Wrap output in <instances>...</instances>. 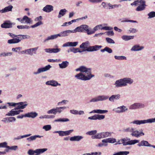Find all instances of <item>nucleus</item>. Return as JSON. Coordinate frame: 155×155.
<instances>
[{
	"label": "nucleus",
	"instance_id": "39448f33",
	"mask_svg": "<svg viewBox=\"0 0 155 155\" xmlns=\"http://www.w3.org/2000/svg\"><path fill=\"white\" fill-rule=\"evenodd\" d=\"M155 122V118H150L147 120H135L130 123V124H133L137 125H140L146 123H151Z\"/></svg>",
	"mask_w": 155,
	"mask_h": 155
},
{
	"label": "nucleus",
	"instance_id": "72a5a7b5",
	"mask_svg": "<svg viewBox=\"0 0 155 155\" xmlns=\"http://www.w3.org/2000/svg\"><path fill=\"white\" fill-rule=\"evenodd\" d=\"M123 79L124 83L125 84V86L127 85V83L130 84L133 82V80L131 79L130 78H124Z\"/></svg>",
	"mask_w": 155,
	"mask_h": 155
},
{
	"label": "nucleus",
	"instance_id": "7ed1b4c3",
	"mask_svg": "<svg viewBox=\"0 0 155 155\" xmlns=\"http://www.w3.org/2000/svg\"><path fill=\"white\" fill-rule=\"evenodd\" d=\"M78 32H86L88 35L94 34L95 31H90L88 28V26L87 25H82L80 27H77L75 31Z\"/></svg>",
	"mask_w": 155,
	"mask_h": 155
},
{
	"label": "nucleus",
	"instance_id": "473e14b6",
	"mask_svg": "<svg viewBox=\"0 0 155 155\" xmlns=\"http://www.w3.org/2000/svg\"><path fill=\"white\" fill-rule=\"evenodd\" d=\"M143 48V47H140L139 45H135L132 48L131 50L134 51H138L141 50Z\"/></svg>",
	"mask_w": 155,
	"mask_h": 155
},
{
	"label": "nucleus",
	"instance_id": "bb28decb",
	"mask_svg": "<svg viewBox=\"0 0 155 155\" xmlns=\"http://www.w3.org/2000/svg\"><path fill=\"white\" fill-rule=\"evenodd\" d=\"M70 112L74 114L83 115L84 114V112L83 110H71Z\"/></svg>",
	"mask_w": 155,
	"mask_h": 155
},
{
	"label": "nucleus",
	"instance_id": "6ab92c4d",
	"mask_svg": "<svg viewBox=\"0 0 155 155\" xmlns=\"http://www.w3.org/2000/svg\"><path fill=\"white\" fill-rule=\"evenodd\" d=\"M83 138V137L81 136H74L71 137L70 139V140L71 141H78L81 140Z\"/></svg>",
	"mask_w": 155,
	"mask_h": 155
},
{
	"label": "nucleus",
	"instance_id": "c85d7f7f",
	"mask_svg": "<svg viewBox=\"0 0 155 155\" xmlns=\"http://www.w3.org/2000/svg\"><path fill=\"white\" fill-rule=\"evenodd\" d=\"M149 145H150V144L147 141L144 140L141 141L140 143L137 144V145L139 147L141 146L149 147Z\"/></svg>",
	"mask_w": 155,
	"mask_h": 155
},
{
	"label": "nucleus",
	"instance_id": "412c9836",
	"mask_svg": "<svg viewBox=\"0 0 155 155\" xmlns=\"http://www.w3.org/2000/svg\"><path fill=\"white\" fill-rule=\"evenodd\" d=\"M12 23L9 22L5 21L1 25V27L4 28H9L12 27Z\"/></svg>",
	"mask_w": 155,
	"mask_h": 155
},
{
	"label": "nucleus",
	"instance_id": "5701e85b",
	"mask_svg": "<svg viewBox=\"0 0 155 155\" xmlns=\"http://www.w3.org/2000/svg\"><path fill=\"white\" fill-rule=\"evenodd\" d=\"M43 10L45 12H49L53 10V7L52 5H47L43 8Z\"/></svg>",
	"mask_w": 155,
	"mask_h": 155
},
{
	"label": "nucleus",
	"instance_id": "a19ab883",
	"mask_svg": "<svg viewBox=\"0 0 155 155\" xmlns=\"http://www.w3.org/2000/svg\"><path fill=\"white\" fill-rule=\"evenodd\" d=\"M134 129L132 127H129L124 129V132L132 133Z\"/></svg>",
	"mask_w": 155,
	"mask_h": 155
},
{
	"label": "nucleus",
	"instance_id": "393cba45",
	"mask_svg": "<svg viewBox=\"0 0 155 155\" xmlns=\"http://www.w3.org/2000/svg\"><path fill=\"white\" fill-rule=\"evenodd\" d=\"M21 41V40L19 38H13V39L8 40V43L10 44H15L18 43Z\"/></svg>",
	"mask_w": 155,
	"mask_h": 155
},
{
	"label": "nucleus",
	"instance_id": "680f3d73",
	"mask_svg": "<svg viewBox=\"0 0 155 155\" xmlns=\"http://www.w3.org/2000/svg\"><path fill=\"white\" fill-rule=\"evenodd\" d=\"M98 114H104L107 113L108 112L107 110H101L98 109Z\"/></svg>",
	"mask_w": 155,
	"mask_h": 155
},
{
	"label": "nucleus",
	"instance_id": "f257e3e1",
	"mask_svg": "<svg viewBox=\"0 0 155 155\" xmlns=\"http://www.w3.org/2000/svg\"><path fill=\"white\" fill-rule=\"evenodd\" d=\"M76 71H80L81 72L75 76V77L78 79L86 81L90 80L94 76V75L91 74V68H87L84 66H81L79 68L76 69Z\"/></svg>",
	"mask_w": 155,
	"mask_h": 155
},
{
	"label": "nucleus",
	"instance_id": "052dcab7",
	"mask_svg": "<svg viewBox=\"0 0 155 155\" xmlns=\"http://www.w3.org/2000/svg\"><path fill=\"white\" fill-rule=\"evenodd\" d=\"M108 144L107 143H99L98 145V146L99 147H103L104 146H107Z\"/></svg>",
	"mask_w": 155,
	"mask_h": 155
},
{
	"label": "nucleus",
	"instance_id": "69168bd1",
	"mask_svg": "<svg viewBox=\"0 0 155 155\" xmlns=\"http://www.w3.org/2000/svg\"><path fill=\"white\" fill-rule=\"evenodd\" d=\"M9 118L5 117L2 120V121L5 123L9 122Z\"/></svg>",
	"mask_w": 155,
	"mask_h": 155
},
{
	"label": "nucleus",
	"instance_id": "e433bc0d",
	"mask_svg": "<svg viewBox=\"0 0 155 155\" xmlns=\"http://www.w3.org/2000/svg\"><path fill=\"white\" fill-rule=\"evenodd\" d=\"M23 20L24 21H24H25V22L27 23H30L32 21L31 18L26 15L23 17Z\"/></svg>",
	"mask_w": 155,
	"mask_h": 155
},
{
	"label": "nucleus",
	"instance_id": "2f4dec72",
	"mask_svg": "<svg viewBox=\"0 0 155 155\" xmlns=\"http://www.w3.org/2000/svg\"><path fill=\"white\" fill-rule=\"evenodd\" d=\"M48 150L47 148H42L37 149L38 153H35V154L33 155H39L40 154L42 153L47 151Z\"/></svg>",
	"mask_w": 155,
	"mask_h": 155
},
{
	"label": "nucleus",
	"instance_id": "2eb2a0df",
	"mask_svg": "<svg viewBox=\"0 0 155 155\" xmlns=\"http://www.w3.org/2000/svg\"><path fill=\"white\" fill-rule=\"evenodd\" d=\"M51 67L50 65H48L45 67L39 68L38 71L36 72H34V74H37L42 72L46 71L49 70Z\"/></svg>",
	"mask_w": 155,
	"mask_h": 155
},
{
	"label": "nucleus",
	"instance_id": "dca6fc26",
	"mask_svg": "<svg viewBox=\"0 0 155 155\" xmlns=\"http://www.w3.org/2000/svg\"><path fill=\"white\" fill-rule=\"evenodd\" d=\"M127 110V107H117L113 109V110L117 113H120L125 112Z\"/></svg>",
	"mask_w": 155,
	"mask_h": 155
},
{
	"label": "nucleus",
	"instance_id": "1a4fd4ad",
	"mask_svg": "<svg viewBox=\"0 0 155 155\" xmlns=\"http://www.w3.org/2000/svg\"><path fill=\"white\" fill-rule=\"evenodd\" d=\"M74 131L73 130H68L63 131H54L53 133H58L59 136H67L70 134L71 133Z\"/></svg>",
	"mask_w": 155,
	"mask_h": 155
},
{
	"label": "nucleus",
	"instance_id": "7c9ffc66",
	"mask_svg": "<svg viewBox=\"0 0 155 155\" xmlns=\"http://www.w3.org/2000/svg\"><path fill=\"white\" fill-rule=\"evenodd\" d=\"M12 8L13 6L12 5H9L8 6L5 7L4 9H2L1 11L2 13H4L11 11Z\"/></svg>",
	"mask_w": 155,
	"mask_h": 155
},
{
	"label": "nucleus",
	"instance_id": "423d86ee",
	"mask_svg": "<svg viewBox=\"0 0 155 155\" xmlns=\"http://www.w3.org/2000/svg\"><path fill=\"white\" fill-rule=\"evenodd\" d=\"M25 107H17L16 108L12 110L7 114H6V116H14L15 115L19 114L21 112H23L22 110H20L21 109H23Z\"/></svg>",
	"mask_w": 155,
	"mask_h": 155
},
{
	"label": "nucleus",
	"instance_id": "4468645a",
	"mask_svg": "<svg viewBox=\"0 0 155 155\" xmlns=\"http://www.w3.org/2000/svg\"><path fill=\"white\" fill-rule=\"evenodd\" d=\"M139 142V140H131L127 142H123L122 143L124 146L132 145L134 144Z\"/></svg>",
	"mask_w": 155,
	"mask_h": 155
},
{
	"label": "nucleus",
	"instance_id": "ddd939ff",
	"mask_svg": "<svg viewBox=\"0 0 155 155\" xmlns=\"http://www.w3.org/2000/svg\"><path fill=\"white\" fill-rule=\"evenodd\" d=\"M131 135L132 137H138L140 136L144 135V134L142 132H139L137 130H133L132 133L131 134Z\"/></svg>",
	"mask_w": 155,
	"mask_h": 155
},
{
	"label": "nucleus",
	"instance_id": "c9c22d12",
	"mask_svg": "<svg viewBox=\"0 0 155 155\" xmlns=\"http://www.w3.org/2000/svg\"><path fill=\"white\" fill-rule=\"evenodd\" d=\"M58 36H59V35H58V34L57 35H51L48 37L47 38L44 40V41H48L51 39H55L57 38Z\"/></svg>",
	"mask_w": 155,
	"mask_h": 155
},
{
	"label": "nucleus",
	"instance_id": "8fccbe9b",
	"mask_svg": "<svg viewBox=\"0 0 155 155\" xmlns=\"http://www.w3.org/2000/svg\"><path fill=\"white\" fill-rule=\"evenodd\" d=\"M97 119L101 120L104 118L105 116L103 115L96 114Z\"/></svg>",
	"mask_w": 155,
	"mask_h": 155
},
{
	"label": "nucleus",
	"instance_id": "9b49d317",
	"mask_svg": "<svg viewBox=\"0 0 155 155\" xmlns=\"http://www.w3.org/2000/svg\"><path fill=\"white\" fill-rule=\"evenodd\" d=\"M108 97L104 96H99L97 97L93 98L90 101V102H94L100 101L105 100L107 99Z\"/></svg>",
	"mask_w": 155,
	"mask_h": 155
},
{
	"label": "nucleus",
	"instance_id": "f03ea898",
	"mask_svg": "<svg viewBox=\"0 0 155 155\" xmlns=\"http://www.w3.org/2000/svg\"><path fill=\"white\" fill-rule=\"evenodd\" d=\"M89 45L88 41H87L83 43L80 46L81 48H83L84 49L83 51H97L101 48L102 46L101 45H95L93 46H89L88 47Z\"/></svg>",
	"mask_w": 155,
	"mask_h": 155
},
{
	"label": "nucleus",
	"instance_id": "a211bd4d",
	"mask_svg": "<svg viewBox=\"0 0 155 155\" xmlns=\"http://www.w3.org/2000/svg\"><path fill=\"white\" fill-rule=\"evenodd\" d=\"M116 139L115 138L110 137L108 138H106L102 140V143H114L116 142Z\"/></svg>",
	"mask_w": 155,
	"mask_h": 155
},
{
	"label": "nucleus",
	"instance_id": "de8ad7c7",
	"mask_svg": "<svg viewBox=\"0 0 155 155\" xmlns=\"http://www.w3.org/2000/svg\"><path fill=\"white\" fill-rule=\"evenodd\" d=\"M97 131L96 130H93L90 131H88L86 133L87 135H94L96 134Z\"/></svg>",
	"mask_w": 155,
	"mask_h": 155
},
{
	"label": "nucleus",
	"instance_id": "0eeeda50",
	"mask_svg": "<svg viewBox=\"0 0 155 155\" xmlns=\"http://www.w3.org/2000/svg\"><path fill=\"white\" fill-rule=\"evenodd\" d=\"M65 109V107H56V108H53L48 110L47 113L49 114H53L55 115L57 113H61Z\"/></svg>",
	"mask_w": 155,
	"mask_h": 155
},
{
	"label": "nucleus",
	"instance_id": "ea45409f",
	"mask_svg": "<svg viewBox=\"0 0 155 155\" xmlns=\"http://www.w3.org/2000/svg\"><path fill=\"white\" fill-rule=\"evenodd\" d=\"M37 150V149L35 150H33L32 149H30L28 150L27 153L29 155H33L35 153H38V151Z\"/></svg>",
	"mask_w": 155,
	"mask_h": 155
},
{
	"label": "nucleus",
	"instance_id": "09e8293b",
	"mask_svg": "<svg viewBox=\"0 0 155 155\" xmlns=\"http://www.w3.org/2000/svg\"><path fill=\"white\" fill-rule=\"evenodd\" d=\"M148 15L149 16V18L154 17H155V12H151L148 14Z\"/></svg>",
	"mask_w": 155,
	"mask_h": 155
},
{
	"label": "nucleus",
	"instance_id": "58836bf2",
	"mask_svg": "<svg viewBox=\"0 0 155 155\" xmlns=\"http://www.w3.org/2000/svg\"><path fill=\"white\" fill-rule=\"evenodd\" d=\"M134 36L123 35L122 37V38L124 40L127 41L134 38Z\"/></svg>",
	"mask_w": 155,
	"mask_h": 155
},
{
	"label": "nucleus",
	"instance_id": "a18cd8bd",
	"mask_svg": "<svg viewBox=\"0 0 155 155\" xmlns=\"http://www.w3.org/2000/svg\"><path fill=\"white\" fill-rule=\"evenodd\" d=\"M70 51L71 52H72L74 53H76L77 52H81V51L79 48H73L70 49Z\"/></svg>",
	"mask_w": 155,
	"mask_h": 155
},
{
	"label": "nucleus",
	"instance_id": "a878e982",
	"mask_svg": "<svg viewBox=\"0 0 155 155\" xmlns=\"http://www.w3.org/2000/svg\"><path fill=\"white\" fill-rule=\"evenodd\" d=\"M46 84L47 85H51L53 86H56L58 85H60L56 81H48L46 82Z\"/></svg>",
	"mask_w": 155,
	"mask_h": 155
},
{
	"label": "nucleus",
	"instance_id": "603ef678",
	"mask_svg": "<svg viewBox=\"0 0 155 155\" xmlns=\"http://www.w3.org/2000/svg\"><path fill=\"white\" fill-rule=\"evenodd\" d=\"M108 5L109 9H112L116 7H118L119 6H121L120 5H112L110 4H109Z\"/></svg>",
	"mask_w": 155,
	"mask_h": 155
},
{
	"label": "nucleus",
	"instance_id": "4d7b16f0",
	"mask_svg": "<svg viewBox=\"0 0 155 155\" xmlns=\"http://www.w3.org/2000/svg\"><path fill=\"white\" fill-rule=\"evenodd\" d=\"M143 105L140 103H134L131 105L130 107H143Z\"/></svg>",
	"mask_w": 155,
	"mask_h": 155
},
{
	"label": "nucleus",
	"instance_id": "774afa93",
	"mask_svg": "<svg viewBox=\"0 0 155 155\" xmlns=\"http://www.w3.org/2000/svg\"><path fill=\"white\" fill-rule=\"evenodd\" d=\"M7 142H5L0 143V147H5L7 145Z\"/></svg>",
	"mask_w": 155,
	"mask_h": 155
},
{
	"label": "nucleus",
	"instance_id": "338daca9",
	"mask_svg": "<svg viewBox=\"0 0 155 155\" xmlns=\"http://www.w3.org/2000/svg\"><path fill=\"white\" fill-rule=\"evenodd\" d=\"M120 155H127L129 153V151H120Z\"/></svg>",
	"mask_w": 155,
	"mask_h": 155
},
{
	"label": "nucleus",
	"instance_id": "49530a36",
	"mask_svg": "<svg viewBox=\"0 0 155 155\" xmlns=\"http://www.w3.org/2000/svg\"><path fill=\"white\" fill-rule=\"evenodd\" d=\"M17 28L19 29H28L30 27L28 25H18Z\"/></svg>",
	"mask_w": 155,
	"mask_h": 155
},
{
	"label": "nucleus",
	"instance_id": "4c0bfd02",
	"mask_svg": "<svg viewBox=\"0 0 155 155\" xmlns=\"http://www.w3.org/2000/svg\"><path fill=\"white\" fill-rule=\"evenodd\" d=\"M101 51L102 52L106 51L107 52L110 53L112 52V50L110 48L107 47H106L104 49H101Z\"/></svg>",
	"mask_w": 155,
	"mask_h": 155
},
{
	"label": "nucleus",
	"instance_id": "b1692460",
	"mask_svg": "<svg viewBox=\"0 0 155 155\" xmlns=\"http://www.w3.org/2000/svg\"><path fill=\"white\" fill-rule=\"evenodd\" d=\"M78 44V42H69L64 43L63 45V47L71 46L75 47Z\"/></svg>",
	"mask_w": 155,
	"mask_h": 155
},
{
	"label": "nucleus",
	"instance_id": "6e6d98bb",
	"mask_svg": "<svg viewBox=\"0 0 155 155\" xmlns=\"http://www.w3.org/2000/svg\"><path fill=\"white\" fill-rule=\"evenodd\" d=\"M51 50H52V53H57L60 51V49L58 48H51Z\"/></svg>",
	"mask_w": 155,
	"mask_h": 155
},
{
	"label": "nucleus",
	"instance_id": "3c124183",
	"mask_svg": "<svg viewBox=\"0 0 155 155\" xmlns=\"http://www.w3.org/2000/svg\"><path fill=\"white\" fill-rule=\"evenodd\" d=\"M114 58L118 60H124L126 59V57L125 56H115Z\"/></svg>",
	"mask_w": 155,
	"mask_h": 155
},
{
	"label": "nucleus",
	"instance_id": "4be33fe9",
	"mask_svg": "<svg viewBox=\"0 0 155 155\" xmlns=\"http://www.w3.org/2000/svg\"><path fill=\"white\" fill-rule=\"evenodd\" d=\"M125 84L124 83L123 79H120L117 80L115 82L116 87H117L125 86Z\"/></svg>",
	"mask_w": 155,
	"mask_h": 155
},
{
	"label": "nucleus",
	"instance_id": "aec40b11",
	"mask_svg": "<svg viewBox=\"0 0 155 155\" xmlns=\"http://www.w3.org/2000/svg\"><path fill=\"white\" fill-rule=\"evenodd\" d=\"M43 136H40L39 135H35L31 136L29 137H28L26 139V140L28 142H30L32 141H34L36 140L37 138H41Z\"/></svg>",
	"mask_w": 155,
	"mask_h": 155
},
{
	"label": "nucleus",
	"instance_id": "79ce46f5",
	"mask_svg": "<svg viewBox=\"0 0 155 155\" xmlns=\"http://www.w3.org/2000/svg\"><path fill=\"white\" fill-rule=\"evenodd\" d=\"M51 128V126L50 125H47L43 126L42 128L44 129L45 131H47L50 130Z\"/></svg>",
	"mask_w": 155,
	"mask_h": 155
},
{
	"label": "nucleus",
	"instance_id": "13d9d810",
	"mask_svg": "<svg viewBox=\"0 0 155 155\" xmlns=\"http://www.w3.org/2000/svg\"><path fill=\"white\" fill-rule=\"evenodd\" d=\"M102 25H97L95 26L94 28V29L95 31H97L98 30V29H101L102 27Z\"/></svg>",
	"mask_w": 155,
	"mask_h": 155
},
{
	"label": "nucleus",
	"instance_id": "e2e57ef3",
	"mask_svg": "<svg viewBox=\"0 0 155 155\" xmlns=\"http://www.w3.org/2000/svg\"><path fill=\"white\" fill-rule=\"evenodd\" d=\"M88 119L90 120H97L96 114H95L92 116L89 117Z\"/></svg>",
	"mask_w": 155,
	"mask_h": 155
},
{
	"label": "nucleus",
	"instance_id": "864d4df0",
	"mask_svg": "<svg viewBox=\"0 0 155 155\" xmlns=\"http://www.w3.org/2000/svg\"><path fill=\"white\" fill-rule=\"evenodd\" d=\"M106 39L107 42L109 43L114 44L115 43L114 41L112 39L109 38H107Z\"/></svg>",
	"mask_w": 155,
	"mask_h": 155
},
{
	"label": "nucleus",
	"instance_id": "c756f323",
	"mask_svg": "<svg viewBox=\"0 0 155 155\" xmlns=\"http://www.w3.org/2000/svg\"><path fill=\"white\" fill-rule=\"evenodd\" d=\"M69 62L67 61H64L59 64V66L61 68H66L69 64Z\"/></svg>",
	"mask_w": 155,
	"mask_h": 155
},
{
	"label": "nucleus",
	"instance_id": "bf43d9fd",
	"mask_svg": "<svg viewBox=\"0 0 155 155\" xmlns=\"http://www.w3.org/2000/svg\"><path fill=\"white\" fill-rule=\"evenodd\" d=\"M8 147L10 149V150H15L18 148L17 146H13L11 147Z\"/></svg>",
	"mask_w": 155,
	"mask_h": 155
},
{
	"label": "nucleus",
	"instance_id": "0e129e2a",
	"mask_svg": "<svg viewBox=\"0 0 155 155\" xmlns=\"http://www.w3.org/2000/svg\"><path fill=\"white\" fill-rule=\"evenodd\" d=\"M113 28H110L109 27L107 26H105L104 27H102L101 28V30H110L111 29H112Z\"/></svg>",
	"mask_w": 155,
	"mask_h": 155
},
{
	"label": "nucleus",
	"instance_id": "f704fd0d",
	"mask_svg": "<svg viewBox=\"0 0 155 155\" xmlns=\"http://www.w3.org/2000/svg\"><path fill=\"white\" fill-rule=\"evenodd\" d=\"M67 10L65 9L61 10L59 12L58 17L60 18L62 16H64L66 13Z\"/></svg>",
	"mask_w": 155,
	"mask_h": 155
},
{
	"label": "nucleus",
	"instance_id": "20e7f679",
	"mask_svg": "<svg viewBox=\"0 0 155 155\" xmlns=\"http://www.w3.org/2000/svg\"><path fill=\"white\" fill-rule=\"evenodd\" d=\"M112 133L110 132H105L98 133L94 136H92L93 139H100L104 138L111 136Z\"/></svg>",
	"mask_w": 155,
	"mask_h": 155
},
{
	"label": "nucleus",
	"instance_id": "c03bdc74",
	"mask_svg": "<svg viewBox=\"0 0 155 155\" xmlns=\"http://www.w3.org/2000/svg\"><path fill=\"white\" fill-rule=\"evenodd\" d=\"M43 24V22L41 21H39L35 25H31V27L33 28L36 27L38 26L41 25Z\"/></svg>",
	"mask_w": 155,
	"mask_h": 155
},
{
	"label": "nucleus",
	"instance_id": "cd10ccee",
	"mask_svg": "<svg viewBox=\"0 0 155 155\" xmlns=\"http://www.w3.org/2000/svg\"><path fill=\"white\" fill-rule=\"evenodd\" d=\"M120 97V95L119 94L117 95H113L109 98V100L111 101H114L115 100H118Z\"/></svg>",
	"mask_w": 155,
	"mask_h": 155
},
{
	"label": "nucleus",
	"instance_id": "f3484780",
	"mask_svg": "<svg viewBox=\"0 0 155 155\" xmlns=\"http://www.w3.org/2000/svg\"><path fill=\"white\" fill-rule=\"evenodd\" d=\"M38 114L35 112H31L25 114L24 116L26 117L34 118L38 116Z\"/></svg>",
	"mask_w": 155,
	"mask_h": 155
},
{
	"label": "nucleus",
	"instance_id": "37998d69",
	"mask_svg": "<svg viewBox=\"0 0 155 155\" xmlns=\"http://www.w3.org/2000/svg\"><path fill=\"white\" fill-rule=\"evenodd\" d=\"M18 38H19L20 40H21L25 39L27 38L28 37H29L28 35H18Z\"/></svg>",
	"mask_w": 155,
	"mask_h": 155
},
{
	"label": "nucleus",
	"instance_id": "9d476101",
	"mask_svg": "<svg viewBox=\"0 0 155 155\" xmlns=\"http://www.w3.org/2000/svg\"><path fill=\"white\" fill-rule=\"evenodd\" d=\"M26 102H21L18 103H8L7 104H8L9 106H11L15 107H25L27 105V104L26 103Z\"/></svg>",
	"mask_w": 155,
	"mask_h": 155
},
{
	"label": "nucleus",
	"instance_id": "5fc2aeb1",
	"mask_svg": "<svg viewBox=\"0 0 155 155\" xmlns=\"http://www.w3.org/2000/svg\"><path fill=\"white\" fill-rule=\"evenodd\" d=\"M24 138L23 135H19L17 137L14 138V140H18Z\"/></svg>",
	"mask_w": 155,
	"mask_h": 155
},
{
	"label": "nucleus",
	"instance_id": "6e6552de",
	"mask_svg": "<svg viewBox=\"0 0 155 155\" xmlns=\"http://www.w3.org/2000/svg\"><path fill=\"white\" fill-rule=\"evenodd\" d=\"M138 2L139 6L136 8V10L140 11L144 10L146 6L145 1L144 0H138Z\"/></svg>",
	"mask_w": 155,
	"mask_h": 155
},
{
	"label": "nucleus",
	"instance_id": "f8f14e48",
	"mask_svg": "<svg viewBox=\"0 0 155 155\" xmlns=\"http://www.w3.org/2000/svg\"><path fill=\"white\" fill-rule=\"evenodd\" d=\"M75 32V30L72 31L71 30H67L61 32L60 33L58 34V35H59V37H65L68 36L71 33H73Z\"/></svg>",
	"mask_w": 155,
	"mask_h": 155
}]
</instances>
